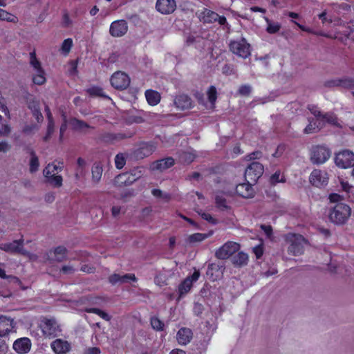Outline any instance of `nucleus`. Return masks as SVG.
Instances as JSON below:
<instances>
[{
	"mask_svg": "<svg viewBox=\"0 0 354 354\" xmlns=\"http://www.w3.org/2000/svg\"><path fill=\"white\" fill-rule=\"evenodd\" d=\"M126 163V160L124 154L118 153L116 155L115 158V165L116 168L120 169H122Z\"/></svg>",
	"mask_w": 354,
	"mask_h": 354,
	"instance_id": "nucleus-47",
	"label": "nucleus"
},
{
	"mask_svg": "<svg viewBox=\"0 0 354 354\" xmlns=\"http://www.w3.org/2000/svg\"><path fill=\"white\" fill-rule=\"evenodd\" d=\"M39 166V160L34 152L31 153V158L30 161V171L34 173L38 170Z\"/></svg>",
	"mask_w": 354,
	"mask_h": 354,
	"instance_id": "nucleus-42",
	"label": "nucleus"
},
{
	"mask_svg": "<svg viewBox=\"0 0 354 354\" xmlns=\"http://www.w3.org/2000/svg\"><path fill=\"white\" fill-rule=\"evenodd\" d=\"M200 272L198 270H194L193 274L190 276L186 277L179 285L178 286V293L179 297L181 298L184 297L187 293H188L193 283L197 281L200 277Z\"/></svg>",
	"mask_w": 354,
	"mask_h": 354,
	"instance_id": "nucleus-9",
	"label": "nucleus"
},
{
	"mask_svg": "<svg viewBox=\"0 0 354 354\" xmlns=\"http://www.w3.org/2000/svg\"><path fill=\"white\" fill-rule=\"evenodd\" d=\"M130 173L131 174V175L135 178L136 180L139 179L142 176V171L138 168L132 169L130 171Z\"/></svg>",
	"mask_w": 354,
	"mask_h": 354,
	"instance_id": "nucleus-64",
	"label": "nucleus"
},
{
	"mask_svg": "<svg viewBox=\"0 0 354 354\" xmlns=\"http://www.w3.org/2000/svg\"><path fill=\"white\" fill-rule=\"evenodd\" d=\"M229 47L232 53L243 59L251 55L250 45L244 38L230 41Z\"/></svg>",
	"mask_w": 354,
	"mask_h": 354,
	"instance_id": "nucleus-4",
	"label": "nucleus"
},
{
	"mask_svg": "<svg viewBox=\"0 0 354 354\" xmlns=\"http://www.w3.org/2000/svg\"><path fill=\"white\" fill-rule=\"evenodd\" d=\"M308 109L310 113L315 116V119L317 121H324L333 124H337L336 116L333 113H326L322 115L319 109L315 105H309Z\"/></svg>",
	"mask_w": 354,
	"mask_h": 354,
	"instance_id": "nucleus-13",
	"label": "nucleus"
},
{
	"mask_svg": "<svg viewBox=\"0 0 354 354\" xmlns=\"http://www.w3.org/2000/svg\"><path fill=\"white\" fill-rule=\"evenodd\" d=\"M156 10L163 15H169L174 12L176 8L175 0H157Z\"/></svg>",
	"mask_w": 354,
	"mask_h": 354,
	"instance_id": "nucleus-15",
	"label": "nucleus"
},
{
	"mask_svg": "<svg viewBox=\"0 0 354 354\" xmlns=\"http://www.w3.org/2000/svg\"><path fill=\"white\" fill-rule=\"evenodd\" d=\"M286 241L290 244L288 252L293 255L302 254L304 245L306 243L305 239L299 234H288L285 236Z\"/></svg>",
	"mask_w": 354,
	"mask_h": 354,
	"instance_id": "nucleus-3",
	"label": "nucleus"
},
{
	"mask_svg": "<svg viewBox=\"0 0 354 354\" xmlns=\"http://www.w3.org/2000/svg\"><path fill=\"white\" fill-rule=\"evenodd\" d=\"M261 228L268 238H271L272 229L270 225H261Z\"/></svg>",
	"mask_w": 354,
	"mask_h": 354,
	"instance_id": "nucleus-61",
	"label": "nucleus"
},
{
	"mask_svg": "<svg viewBox=\"0 0 354 354\" xmlns=\"http://www.w3.org/2000/svg\"><path fill=\"white\" fill-rule=\"evenodd\" d=\"M128 30V24L125 20H116L113 21L109 28V33L113 37H121Z\"/></svg>",
	"mask_w": 354,
	"mask_h": 354,
	"instance_id": "nucleus-11",
	"label": "nucleus"
},
{
	"mask_svg": "<svg viewBox=\"0 0 354 354\" xmlns=\"http://www.w3.org/2000/svg\"><path fill=\"white\" fill-rule=\"evenodd\" d=\"M174 165V160L172 158H167L159 160L152 164V169L164 171Z\"/></svg>",
	"mask_w": 354,
	"mask_h": 354,
	"instance_id": "nucleus-25",
	"label": "nucleus"
},
{
	"mask_svg": "<svg viewBox=\"0 0 354 354\" xmlns=\"http://www.w3.org/2000/svg\"><path fill=\"white\" fill-rule=\"evenodd\" d=\"M109 282L113 285L116 284L118 283H120V275L118 274H113L109 277Z\"/></svg>",
	"mask_w": 354,
	"mask_h": 354,
	"instance_id": "nucleus-60",
	"label": "nucleus"
},
{
	"mask_svg": "<svg viewBox=\"0 0 354 354\" xmlns=\"http://www.w3.org/2000/svg\"><path fill=\"white\" fill-rule=\"evenodd\" d=\"M137 279L134 274H126L120 275V283H127L130 281H136Z\"/></svg>",
	"mask_w": 354,
	"mask_h": 354,
	"instance_id": "nucleus-52",
	"label": "nucleus"
},
{
	"mask_svg": "<svg viewBox=\"0 0 354 354\" xmlns=\"http://www.w3.org/2000/svg\"><path fill=\"white\" fill-rule=\"evenodd\" d=\"M192 335V332L189 328H182L178 331L176 339L179 344L186 345L190 342Z\"/></svg>",
	"mask_w": 354,
	"mask_h": 354,
	"instance_id": "nucleus-22",
	"label": "nucleus"
},
{
	"mask_svg": "<svg viewBox=\"0 0 354 354\" xmlns=\"http://www.w3.org/2000/svg\"><path fill=\"white\" fill-rule=\"evenodd\" d=\"M194 158L195 156L192 153L185 152L180 156V161L184 163H189L194 160Z\"/></svg>",
	"mask_w": 354,
	"mask_h": 354,
	"instance_id": "nucleus-51",
	"label": "nucleus"
},
{
	"mask_svg": "<svg viewBox=\"0 0 354 354\" xmlns=\"http://www.w3.org/2000/svg\"><path fill=\"white\" fill-rule=\"evenodd\" d=\"M252 183H240L236 187V192L243 198H252L254 196V191L252 186Z\"/></svg>",
	"mask_w": 354,
	"mask_h": 354,
	"instance_id": "nucleus-19",
	"label": "nucleus"
},
{
	"mask_svg": "<svg viewBox=\"0 0 354 354\" xmlns=\"http://www.w3.org/2000/svg\"><path fill=\"white\" fill-rule=\"evenodd\" d=\"M239 245L236 242L228 241L223 245V259L227 258L239 250Z\"/></svg>",
	"mask_w": 354,
	"mask_h": 354,
	"instance_id": "nucleus-27",
	"label": "nucleus"
},
{
	"mask_svg": "<svg viewBox=\"0 0 354 354\" xmlns=\"http://www.w3.org/2000/svg\"><path fill=\"white\" fill-rule=\"evenodd\" d=\"M330 87L340 86L346 88H354V79L343 78L336 79L327 82Z\"/></svg>",
	"mask_w": 354,
	"mask_h": 354,
	"instance_id": "nucleus-23",
	"label": "nucleus"
},
{
	"mask_svg": "<svg viewBox=\"0 0 354 354\" xmlns=\"http://www.w3.org/2000/svg\"><path fill=\"white\" fill-rule=\"evenodd\" d=\"M207 95L208 98L209 104H206V106L209 108H213L216 100V88L213 86H210L207 91Z\"/></svg>",
	"mask_w": 354,
	"mask_h": 354,
	"instance_id": "nucleus-36",
	"label": "nucleus"
},
{
	"mask_svg": "<svg viewBox=\"0 0 354 354\" xmlns=\"http://www.w3.org/2000/svg\"><path fill=\"white\" fill-rule=\"evenodd\" d=\"M212 233H194L187 238V242L189 244L200 243L209 237Z\"/></svg>",
	"mask_w": 354,
	"mask_h": 354,
	"instance_id": "nucleus-31",
	"label": "nucleus"
},
{
	"mask_svg": "<svg viewBox=\"0 0 354 354\" xmlns=\"http://www.w3.org/2000/svg\"><path fill=\"white\" fill-rule=\"evenodd\" d=\"M221 271L218 263H212L208 266L207 270V275L209 276L213 281L216 280L220 276Z\"/></svg>",
	"mask_w": 354,
	"mask_h": 354,
	"instance_id": "nucleus-32",
	"label": "nucleus"
},
{
	"mask_svg": "<svg viewBox=\"0 0 354 354\" xmlns=\"http://www.w3.org/2000/svg\"><path fill=\"white\" fill-rule=\"evenodd\" d=\"M338 180L340 185V189L347 194H349L353 189V186L351 185L348 181L344 180L341 178H339Z\"/></svg>",
	"mask_w": 354,
	"mask_h": 354,
	"instance_id": "nucleus-46",
	"label": "nucleus"
},
{
	"mask_svg": "<svg viewBox=\"0 0 354 354\" xmlns=\"http://www.w3.org/2000/svg\"><path fill=\"white\" fill-rule=\"evenodd\" d=\"M249 257L248 254L240 252L232 257V263L238 267H242L246 266L248 263Z\"/></svg>",
	"mask_w": 354,
	"mask_h": 354,
	"instance_id": "nucleus-28",
	"label": "nucleus"
},
{
	"mask_svg": "<svg viewBox=\"0 0 354 354\" xmlns=\"http://www.w3.org/2000/svg\"><path fill=\"white\" fill-rule=\"evenodd\" d=\"M199 18L204 23H212L218 20L219 24H221V18L218 15L207 9H205L200 14Z\"/></svg>",
	"mask_w": 354,
	"mask_h": 354,
	"instance_id": "nucleus-24",
	"label": "nucleus"
},
{
	"mask_svg": "<svg viewBox=\"0 0 354 354\" xmlns=\"http://www.w3.org/2000/svg\"><path fill=\"white\" fill-rule=\"evenodd\" d=\"M50 347L56 354H66L71 350V344L66 340L57 339L50 344Z\"/></svg>",
	"mask_w": 354,
	"mask_h": 354,
	"instance_id": "nucleus-18",
	"label": "nucleus"
},
{
	"mask_svg": "<svg viewBox=\"0 0 354 354\" xmlns=\"http://www.w3.org/2000/svg\"><path fill=\"white\" fill-rule=\"evenodd\" d=\"M86 311L88 313H95L106 321H109L111 319V316L104 311L101 310L100 309L91 308H86Z\"/></svg>",
	"mask_w": 354,
	"mask_h": 354,
	"instance_id": "nucleus-40",
	"label": "nucleus"
},
{
	"mask_svg": "<svg viewBox=\"0 0 354 354\" xmlns=\"http://www.w3.org/2000/svg\"><path fill=\"white\" fill-rule=\"evenodd\" d=\"M328 174L324 170L314 169L309 176L310 184L316 187H324L328 185Z\"/></svg>",
	"mask_w": 354,
	"mask_h": 354,
	"instance_id": "nucleus-8",
	"label": "nucleus"
},
{
	"mask_svg": "<svg viewBox=\"0 0 354 354\" xmlns=\"http://www.w3.org/2000/svg\"><path fill=\"white\" fill-rule=\"evenodd\" d=\"M24 248V240H15L9 243H0V250L9 253H21Z\"/></svg>",
	"mask_w": 354,
	"mask_h": 354,
	"instance_id": "nucleus-16",
	"label": "nucleus"
},
{
	"mask_svg": "<svg viewBox=\"0 0 354 354\" xmlns=\"http://www.w3.org/2000/svg\"><path fill=\"white\" fill-rule=\"evenodd\" d=\"M263 19L267 24L266 31L269 34H274L279 31L281 28L279 23L272 21L266 16L263 17Z\"/></svg>",
	"mask_w": 354,
	"mask_h": 354,
	"instance_id": "nucleus-34",
	"label": "nucleus"
},
{
	"mask_svg": "<svg viewBox=\"0 0 354 354\" xmlns=\"http://www.w3.org/2000/svg\"><path fill=\"white\" fill-rule=\"evenodd\" d=\"M309 124L304 129V132L306 134L315 133L320 130L325 122L317 121L316 119H308Z\"/></svg>",
	"mask_w": 354,
	"mask_h": 354,
	"instance_id": "nucleus-26",
	"label": "nucleus"
},
{
	"mask_svg": "<svg viewBox=\"0 0 354 354\" xmlns=\"http://www.w3.org/2000/svg\"><path fill=\"white\" fill-rule=\"evenodd\" d=\"M16 323L13 318L6 315H0V337L8 336L14 331Z\"/></svg>",
	"mask_w": 354,
	"mask_h": 354,
	"instance_id": "nucleus-12",
	"label": "nucleus"
},
{
	"mask_svg": "<svg viewBox=\"0 0 354 354\" xmlns=\"http://www.w3.org/2000/svg\"><path fill=\"white\" fill-rule=\"evenodd\" d=\"M328 199L331 203H341V201L344 199L343 196L339 195V194L333 193L330 194L328 196Z\"/></svg>",
	"mask_w": 354,
	"mask_h": 354,
	"instance_id": "nucleus-57",
	"label": "nucleus"
},
{
	"mask_svg": "<svg viewBox=\"0 0 354 354\" xmlns=\"http://www.w3.org/2000/svg\"><path fill=\"white\" fill-rule=\"evenodd\" d=\"M11 127L8 122L0 123V136H8L11 132Z\"/></svg>",
	"mask_w": 354,
	"mask_h": 354,
	"instance_id": "nucleus-45",
	"label": "nucleus"
},
{
	"mask_svg": "<svg viewBox=\"0 0 354 354\" xmlns=\"http://www.w3.org/2000/svg\"><path fill=\"white\" fill-rule=\"evenodd\" d=\"M102 174V167L99 165H94L92 168V178L93 180L97 183L101 179Z\"/></svg>",
	"mask_w": 354,
	"mask_h": 354,
	"instance_id": "nucleus-39",
	"label": "nucleus"
},
{
	"mask_svg": "<svg viewBox=\"0 0 354 354\" xmlns=\"http://www.w3.org/2000/svg\"><path fill=\"white\" fill-rule=\"evenodd\" d=\"M73 46V41L71 38L66 39L63 41L61 48L60 52L64 55L66 56L70 53L72 47Z\"/></svg>",
	"mask_w": 354,
	"mask_h": 354,
	"instance_id": "nucleus-38",
	"label": "nucleus"
},
{
	"mask_svg": "<svg viewBox=\"0 0 354 354\" xmlns=\"http://www.w3.org/2000/svg\"><path fill=\"white\" fill-rule=\"evenodd\" d=\"M252 252L255 254L257 259H260L262 257L264 250L263 244L261 241L259 244L252 248Z\"/></svg>",
	"mask_w": 354,
	"mask_h": 354,
	"instance_id": "nucleus-50",
	"label": "nucleus"
},
{
	"mask_svg": "<svg viewBox=\"0 0 354 354\" xmlns=\"http://www.w3.org/2000/svg\"><path fill=\"white\" fill-rule=\"evenodd\" d=\"M28 108L31 110L32 113L40 111L39 102L37 100H32L28 104Z\"/></svg>",
	"mask_w": 354,
	"mask_h": 354,
	"instance_id": "nucleus-55",
	"label": "nucleus"
},
{
	"mask_svg": "<svg viewBox=\"0 0 354 354\" xmlns=\"http://www.w3.org/2000/svg\"><path fill=\"white\" fill-rule=\"evenodd\" d=\"M263 173V166L258 162H253L250 164L245 171V178L248 183H255Z\"/></svg>",
	"mask_w": 354,
	"mask_h": 354,
	"instance_id": "nucleus-5",
	"label": "nucleus"
},
{
	"mask_svg": "<svg viewBox=\"0 0 354 354\" xmlns=\"http://www.w3.org/2000/svg\"><path fill=\"white\" fill-rule=\"evenodd\" d=\"M111 84L115 88L123 90L129 86L130 78L126 73L118 71L111 76Z\"/></svg>",
	"mask_w": 354,
	"mask_h": 354,
	"instance_id": "nucleus-10",
	"label": "nucleus"
},
{
	"mask_svg": "<svg viewBox=\"0 0 354 354\" xmlns=\"http://www.w3.org/2000/svg\"><path fill=\"white\" fill-rule=\"evenodd\" d=\"M87 92L92 96L103 97L110 99L108 96H106L104 93L103 90L99 87H95V86L91 87L87 90Z\"/></svg>",
	"mask_w": 354,
	"mask_h": 354,
	"instance_id": "nucleus-43",
	"label": "nucleus"
},
{
	"mask_svg": "<svg viewBox=\"0 0 354 354\" xmlns=\"http://www.w3.org/2000/svg\"><path fill=\"white\" fill-rule=\"evenodd\" d=\"M48 181L55 187H61L62 185V177L61 176L53 175L48 178Z\"/></svg>",
	"mask_w": 354,
	"mask_h": 354,
	"instance_id": "nucleus-48",
	"label": "nucleus"
},
{
	"mask_svg": "<svg viewBox=\"0 0 354 354\" xmlns=\"http://www.w3.org/2000/svg\"><path fill=\"white\" fill-rule=\"evenodd\" d=\"M21 254L26 257L31 261H35L38 259V256L36 254L31 253L25 250L24 248L23 250H21Z\"/></svg>",
	"mask_w": 354,
	"mask_h": 354,
	"instance_id": "nucleus-56",
	"label": "nucleus"
},
{
	"mask_svg": "<svg viewBox=\"0 0 354 354\" xmlns=\"http://www.w3.org/2000/svg\"><path fill=\"white\" fill-rule=\"evenodd\" d=\"M69 124L73 129L82 132H86V129L90 127L86 123L75 118L71 119Z\"/></svg>",
	"mask_w": 354,
	"mask_h": 354,
	"instance_id": "nucleus-33",
	"label": "nucleus"
},
{
	"mask_svg": "<svg viewBox=\"0 0 354 354\" xmlns=\"http://www.w3.org/2000/svg\"><path fill=\"white\" fill-rule=\"evenodd\" d=\"M156 149V146L152 142H146L142 145L140 148V153L144 156L151 155Z\"/></svg>",
	"mask_w": 354,
	"mask_h": 354,
	"instance_id": "nucleus-35",
	"label": "nucleus"
},
{
	"mask_svg": "<svg viewBox=\"0 0 354 354\" xmlns=\"http://www.w3.org/2000/svg\"><path fill=\"white\" fill-rule=\"evenodd\" d=\"M47 256L50 261H62L66 257V249L63 246L57 247L54 250H50Z\"/></svg>",
	"mask_w": 354,
	"mask_h": 354,
	"instance_id": "nucleus-20",
	"label": "nucleus"
},
{
	"mask_svg": "<svg viewBox=\"0 0 354 354\" xmlns=\"http://www.w3.org/2000/svg\"><path fill=\"white\" fill-rule=\"evenodd\" d=\"M174 104L180 110L189 109L192 106L191 98L185 94L178 95L174 100Z\"/></svg>",
	"mask_w": 354,
	"mask_h": 354,
	"instance_id": "nucleus-21",
	"label": "nucleus"
},
{
	"mask_svg": "<svg viewBox=\"0 0 354 354\" xmlns=\"http://www.w3.org/2000/svg\"><path fill=\"white\" fill-rule=\"evenodd\" d=\"M31 342L28 337L16 339L13 343V349L19 354L28 353L31 348Z\"/></svg>",
	"mask_w": 354,
	"mask_h": 354,
	"instance_id": "nucleus-17",
	"label": "nucleus"
},
{
	"mask_svg": "<svg viewBox=\"0 0 354 354\" xmlns=\"http://www.w3.org/2000/svg\"><path fill=\"white\" fill-rule=\"evenodd\" d=\"M30 64L32 68V81L35 84L42 85L46 82V73L40 62L37 59L35 52L30 53Z\"/></svg>",
	"mask_w": 354,
	"mask_h": 354,
	"instance_id": "nucleus-2",
	"label": "nucleus"
},
{
	"mask_svg": "<svg viewBox=\"0 0 354 354\" xmlns=\"http://www.w3.org/2000/svg\"><path fill=\"white\" fill-rule=\"evenodd\" d=\"M151 325L152 328L158 331H162L164 329V323L157 317H153L151 318Z\"/></svg>",
	"mask_w": 354,
	"mask_h": 354,
	"instance_id": "nucleus-41",
	"label": "nucleus"
},
{
	"mask_svg": "<svg viewBox=\"0 0 354 354\" xmlns=\"http://www.w3.org/2000/svg\"><path fill=\"white\" fill-rule=\"evenodd\" d=\"M43 334L46 337L55 336L58 331V327L54 319H44L40 324Z\"/></svg>",
	"mask_w": 354,
	"mask_h": 354,
	"instance_id": "nucleus-14",
	"label": "nucleus"
},
{
	"mask_svg": "<svg viewBox=\"0 0 354 354\" xmlns=\"http://www.w3.org/2000/svg\"><path fill=\"white\" fill-rule=\"evenodd\" d=\"M62 162H59L58 165H55L54 162L49 163L46 168L44 169V175L48 178L53 175H55V173L58 171H61L62 169Z\"/></svg>",
	"mask_w": 354,
	"mask_h": 354,
	"instance_id": "nucleus-30",
	"label": "nucleus"
},
{
	"mask_svg": "<svg viewBox=\"0 0 354 354\" xmlns=\"http://www.w3.org/2000/svg\"><path fill=\"white\" fill-rule=\"evenodd\" d=\"M127 175L125 173L118 175L115 178V184L121 186V185H129L128 178H127Z\"/></svg>",
	"mask_w": 354,
	"mask_h": 354,
	"instance_id": "nucleus-49",
	"label": "nucleus"
},
{
	"mask_svg": "<svg viewBox=\"0 0 354 354\" xmlns=\"http://www.w3.org/2000/svg\"><path fill=\"white\" fill-rule=\"evenodd\" d=\"M39 127L36 124H26L24 127L22 131L26 134H30L38 130Z\"/></svg>",
	"mask_w": 354,
	"mask_h": 354,
	"instance_id": "nucleus-53",
	"label": "nucleus"
},
{
	"mask_svg": "<svg viewBox=\"0 0 354 354\" xmlns=\"http://www.w3.org/2000/svg\"><path fill=\"white\" fill-rule=\"evenodd\" d=\"M48 128H47V135L45 138L46 140L48 137L50 136V135L54 131V128H55V122H54L53 118H51V120L48 119Z\"/></svg>",
	"mask_w": 354,
	"mask_h": 354,
	"instance_id": "nucleus-58",
	"label": "nucleus"
},
{
	"mask_svg": "<svg viewBox=\"0 0 354 354\" xmlns=\"http://www.w3.org/2000/svg\"><path fill=\"white\" fill-rule=\"evenodd\" d=\"M145 97L149 104L151 106L157 105L160 101V94L153 90H147L145 91Z\"/></svg>",
	"mask_w": 354,
	"mask_h": 354,
	"instance_id": "nucleus-29",
	"label": "nucleus"
},
{
	"mask_svg": "<svg viewBox=\"0 0 354 354\" xmlns=\"http://www.w3.org/2000/svg\"><path fill=\"white\" fill-rule=\"evenodd\" d=\"M8 350V346L3 339H0V354H6Z\"/></svg>",
	"mask_w": 354,
	"mask_h": 354,
	"instance_id": "nucleus-62",
	"label": "nucleus"
},
{
	"mask_svg": "<svg viewBox=\"0 0 354 354\" xmlns=\"http://www.w3.org/2000/svg\"><path fill=\"white\" fill-rule=\"evenodd\" d=\"M283 176L281 175L280 171H276L270 178L271 183L274 185L277 183L283 182Z\"/></svg>",
	"mask_w": 354,
	"mask_h": 354,
	"instance_id": "nucleus-54",
	"label": "nucleus"
},
{
	"mask_svg": "<svg viewBox=\"0 0 354 354\" xmlns=\"http://www.w3.org/2000/svg\"><path fill=\"white\" fill-rule=\"evenodd\" d=\"M0 20L15 24L18 22V18L15 15L1 8H0Z\"/></svg>",
	"mask_w": 354,
	"mask_h": 354,
	"instance_id": "nucleus-37",
	"label": "nucleus"
},
{
	"mask_svg": "<svg viewBox=\"0 0 354 354\" xmlns=\"http://www.w3.org/2000/svg\"><path fill=\"white\" fill-rule=\"evenodd\" d=\"M330 156L329 149L324 146H316L311 150L310 160L314 164L324 163Z\"/></svg>",
	"mask_w": 354,
	"mask_h": 354,
	"instance_id": "nucleus-7",
	"label": "nucleus"
},
{
	"mask_svg": "<svg viewBox=\"0 0 354 354\" xmlns=\"http://www.w3.org/2000/svg\"><path fill=\"white\" fill-rule=\"evenodd\" d=\"M158 117V115L156 113H146L144 115V118L142 116H136L133 118V122L136 123H142L143 122H145L146 120H148L149 119H153Z\"/></svg>",
	"mask_w": 354,
	"mask_h": 354,
	"instance_id": "nucleus-44",
	"label": "nucleus"
},
{
	"mask_svg": "<svg viewBox=\"0 0 354 354\" xmlns=\"http://www.w3.org/2000/svg\"><path fill=\"white\" fill-rule=\"evenodd\" d=\"M239 93L241 95H248L250 93L251 87L250 86H248V85H243V86H241L239 88Z\"/></svg>",
	"mask_w": 354,
	"mask_h": 354,
	"instance_id": "nucleus-63",
	"label": "nucleus"
},
{
	"mask_svg": "<svg viewBox=\"0 0 354 354\" xmlns=\"http://www.w3.org/2000/svg\"><path fill=\"white\" fill-rule=\"evenodd\" d=\"M198 214L201 216V217L209 221V223H214L215 219L209 214L206 212H198Z\"/></svg>",
	"mask_w": 354,
	"mask_h": 354,
	"instance_id": "nucleus-59",
	"label": "nucleus"
},
{
	"mask_svg": "<svg viewBox=\"0 0 354 354\" xmlns=\"http://www.w3.org/2000/svg\"><path fill=\"white\" fill-rule=\"evenodd\" d=\"M351 215V208L344 203H337L329 211V220L335 225L346 223Z\"/></svg>",
	"mask_w": 354,
	"mask_h": 354,
	"instance_id": "nucleus-1",
	"label": "nucleus"
},
{
	"mask_svg": "<svg viewBox=\"0 0 354 354\" xmlns=\"http://www.w3.org/2000/svg\"><path fill=\"white\" fill-rule=\"evenodd\" d=\"M335 161L339 167L347 169L354 165V153L350 150H343L336 153Z\"/></svg>",
	"mask_w": 354,
	"mask_h": 354,
	"instance_id": "nucleus-6",
	"label": "nucleus"
}]
</instances>
